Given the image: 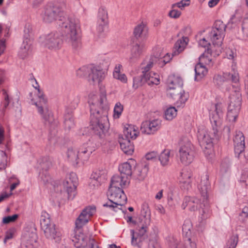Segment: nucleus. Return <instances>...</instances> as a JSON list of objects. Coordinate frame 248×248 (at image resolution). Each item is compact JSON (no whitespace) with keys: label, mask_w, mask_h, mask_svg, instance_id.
I'll return each instance as SVG.
<instances>
[{"label":"nucleus","mask_w":248,"mask_h":248,"mask_svg":"<svg viewBox=\"0 0 248 248\" xmlns=\"http://www.w3.org/2000/svg\"><path fill=\"white\" fill-rule=\"evenodd\" d=\"M63 0L59 3L56 2L53 4L47 5L42 15L43 21L50 23L59 17L58 24L67 33V41L76 49L80 46V25L79 20L74 17L63 16L62 12L65 7Z\"/></svg>","instance_id":"f257e3e1"},{"label":"nucleus","mask_w":248,"mask_h":248,"mask_svg":"<svg viewBox=\"0 0 248 248\" xmlns=\"http://www.w3.org/2000/svg\"><path fill=\"white\" fill-rule=\"evenodd\" d=\"M88 103L91 112V127L94 134L101 140L108 130V111L109 106L106 94L102 92L91 93Z\"/></svg>","instance_id":"f03ea898"},{"label":"nucleus","mask_w":248,"mask_h":248,"mask_svg":"<svg viewBox=\"0 0 248 248\" xmlns=\"http://www.w3.org/2000/svg\"><path fill=\"white\" fill-rule=\"evenodd\" d=\"M222 106L221 104H217L212 110L210 120L212 124V129L208 131L205 129H200L198 131V139L201 146L207 150V153L210 154L212 151L213 140H218L220 133L219 129L222 124L223 117Z\"/></svg>","instance_id":"7ed1b4c3"},{"label":"nucleus","mask_w":248,"mask_h":248,"mask_svg":"<svg viewBox=\"0 0 248 248\" xmlns=\"http://www.w3.org/2000/svg\"><path fill=\"white\" fill-rule=\"evenodd\" d=\"M36 98L31 99V104L36 107L37 111L44 120L46 125L49 126L50 129H54L57 127L58 122L54 118L51 111L48 108L47 99L39 89Z\"/></svg>","instance_id":"20e7f679"},{"label":"nucleus","mask_w":248,"mask_h":248,"mask_svg":"<svg viewBox=\"0 0 248 248\" xmlns=\"http://www.w3.org/2000/svg\"><path fill=\"white\" fill-rule=\"evenodd\" d=\"M225 35L211 30L208 35V39H209L212 43L210 48H207L199 58L200 61L204 62L206 64L212 63V56L216 57L218 56L221 52V45Z\"/></svg>","instance_id":"39448f33"},{"label":"nucleus","mask_w":248,"mask_h":248,"mask_svg":"<svg viewBox=\"0 0 248 248\" xmlns=\"http://www.w3.org/2000/svg\"><path fill=\"white\" fill-rule=\"evenodd\" d=\"M40 225L46 237L48 239L59 242L61 240V233L56 228L55 224L51 221L49 215L43 212L40 219Z\"/></svg>","instance_id":"423d86ee"},{"label":"nucleus","mask_w":248,"mask_h":248,"mask_svg":"<svg viewBox=\"0 0 248 248\" xmlns=\"http://www.w3.org/2000/svg\"><path fill=\"white\" fill-rule=\"evenodd\" d=\"M108 194L109 197V202L104 204L103 206L108 207L115 212H118L119 210H121V208L118 206H122L127 201L126 196L123 188L109 187Z\"/></svg>","instance_id":"0eeeda50"},{"label":"nucleus","mask_w":248,"mask_h":248,"mask_svg":"<svg viewBox=\"0 0 248 248\" xmlns=\"http://www.w3.org/2000/svg\"><path fill=\"white\" fill-rule=\"evenodd\" d=\"M88 143L84 144L79 150L73 148L68 149L67 152V158L73 165H77L79 163L80 159L83 162L88 159L93 150L88 146Z\"/></svg>","instance_id":"6e6552de"},{"label":"nucleus","mask_w":248,"mask_h":248,"mask_svg":"<svg viewBox=\"0 0 248 248\" xmlns=\"http://www.w3.org/2000/svg\"><path fill=\"white\" fill-rule=\"evenodd\" d=\"M39 42L45 48L51 50H57L61 48L63 41L62 36L59 33L51 32L40 36Z\"/></svg>","instance_id":"1a4fd4ad"},{"label":"nucleus","mask_w":248,"mask_h":248,"mask_svg":"<svg viewBox=\"0 0 248 248\" xmlns=\"http://www.w3.org/2000/svg\"><path fill=\"white\" fill-rule=\"evenodd\" d=\"M179 157L181 163L184 165L190 164L194 160L193 146L190 141L186 138L183 139L180 142Z\"/></svg>","instance_id":"9d476101"},{"label":"nucleus","mask_w":248,"mask_h":248,"mask_svg":"<svg viewBox=\"0 0 248 248\" xmlns=\"http://www.w3.org/2000/svg\"><path fill=\"white\" fill-rule=\"evenodd\" d=\"M151 211L148 203L144 202L142 206L138 225H140L141 231L143 232L145 228H149L151 224Z\"/></svg>","instance_id":"9b49d317"},{"label":"nucleus","mask_w":248,"mask_h":248,"mask_svg":"<svg viewBox=\"0 0 248 248\" xmlns=\"http://www.w3.org/2000/svg\"><path fill=\"white\" fill-rule=\"evenodd\" d=\"M108 23V12L105 7H101L98 9L97 20V31L99 37H104V30Z\"/></svg>","instance_id":"f8f14e48"},{"label":"nucleus","mask_w":248,"mask_h":248,"mask_svg":"<svg viewBox=\"0 0 248 248\" xmlns=\"http://www.w3.org/2000/svg\"><path fill=\"white\" fill-rule=\"evenodd\" d=\"M78 178L75 173L72 172L63 181V186L66 190L69 199L72 200L75 197L76 192Z\"/></svg>","instance_id":"ddd939ff"},{"label":"nucleus","mask_w":248,"mask_h":248,"mask_svg":"<svg viewBox=\"0 0 248 248\" xmlns=\"http://www.w3.org/2000/svg\"><path fill=\"white\" fill-rule=\"evenodd\" d=\"M167 95H174L177 92L181 91L183 82L182 79L174 75L170 76L167 80Z\"/></svg>","instance_id":"4468645a"},{"label":"nucleus","mask_w":248,"mask_h":248,"mask_svg":"<svg viewBox=\"0 0 248 248\" xmlns=\"http://www.w3.org/2000/svg\"><path fill=\"white\" fill-rule=\"evenodd\" d=\"M78 98H74L73 102L71 103L69 106L66 107L64 114V124L65 127L70 129L74 126V121L73 117V110L78 106Z\"/></svg>","instance_id":"2eb2a0df"},{"label":"nucleus","mask_w":248,"mask_h":248,"mask_svg":"<svg viewBox=\"0 0 248 248\" xmlns=\"http://www.w3.org/2000/svg\"><path fill=\"white\" fill-rule=\"evenodd\" d=\"M96 208L94 206H88L85 208L77 219L75 224L76 227L80 228L86 224L90 218L95 213Z\"/></svg>","instance_id":"dca6fc26"},{"label":"nucleus","mask_w":248,"mask_h":248,"mask_svg":"<svg viewBox=\"0 0 248 248\" xmlns=\"http://www.w3.org/2000/svg\"><path fill=\"white\" fill-rule=\"evenodd\" d=\"M160 124V121L157 119L143 122L140 127L141 132L147 135L153 134L159 129Z\"/></svg>","instance_id":"f3484780"},{"label":"nucleus","mask_w":248,"mask_h":248,"mask_svg":"<svg viewBox=\"0 0 248 248\" xmlns=\"http://www.w3.org/2000/svg\"><path fill=\"white\" fill-rule=\"evenodd\" d=\"M233 141L235 153L239 155L244 151L245 148V137L243 133L240 131H235Z\"/></svg>","instance_id":"a211bd4d"},{"label":"nucleus","mask_w":248,"mask_h":248,"mask_svg":"<svg viewBox=\"0 0 248 248\" xmlns=\"http://www.w3.org/2000/svg\"><path fill=\"white\" fill-rule=\"evenodd\" d=\"M140 229V225H138V232L135 233L133 230H130L131 244L133 246H137L139 248L141 247V243L144 239V235L146 234L149 228H145V231L143 232H141Z\"/></svg>","instance_id":"6ab92c4d"},{"label":"nucleus","mask_w":248,"mask_h":248,"mask_svg":"<svg viewBox=\"0 0 248 248\" xmlns=\"http://www.w3.org/2000/svg\"><path fill=\"white\" fill-rule=\"evenodd\" d=\"M106 77L105 72L97 67L92 66L89 73V80H92L94 84L99 83Z\"/></svg>","instance_id":"aec40b11"},{"label":"nucleus","mask_w":248,"mask_h":248,"mask_svg":"<svg viewBox=\"0 0 248 248\" xmlns=\"http://www.w3.org/2000/svg\"><path fill=\"white\" fill-rule=\"evenodd\" d=\"M225 79L236 83L239 80L238 74L234 71L233 73H226L224 74L223 76L217 75L214 77V81L217 85L220 86L225 81Z\"/></svg>","instance_id":"412c9836"},{"label":"nucleus","mask_w":248,"mask_h":248,"mask_svg":"<svg viewBox=\"0 0 248 248\" xmlns=\"http://www.w3.org/2000/svg\"><path fill=\"white\" fill-rule=\"evenodd\" d=\"M129 180L123 175H114L111 179L109 187L123 188L124 186L128 185Z\"/></svg>","instance_id":"4be33fe9"},{"label":"nucleus","mask_w":248,"mask_h":248,"mask_svg":"<svg viewBox=\"0 0 248 248\" xmlns=\"http://www.w3.org/2000/svg\"><path fill=\"white\" fill-rule=\"evenodd\" d=\"M88 240V237L79 231L76 232L72 239L75 247L77 248H82L86 246Z\"/></svg>","instance_id":"5701e85b"},{"label":"nucleus","mask_w":248,"mask_h":248,"mask_svg":"<svg viewBox=\"0 0 248 248\" xmlns=\"http://www.w3.org/2000/svg\"><path fill=\"white\" fill-rule=\"evenodd\" d=\"M145 49L143 43L136 44L133 45L131 50L129 59L131 62H135L139 59Z\"/></svg>","instance_id":"b1692460"},{"label":"nucleus","mask_w":248,"mask_h":248,"mask_svg":"<svg viewBox=\"0 0 248 248\" xmlns=\"http://www.w3.org/2000/svg\"><path fill=\"white\" fill-rule=\"evenodd\" d=\"M201 203H199V200L195 197H186L184 199L182 204L183 209L187 208L191 211H195Z\"/></svg>","instance_id":"393cba45"},{"label":"nucleus","mask_w":248,"mask_h":248,"mask_svg":"<svg viewBox=\"0 0 248 248\" xmlns=\"http://www.w3.org/2000/svg\"><path fill=\"white\" fill-rule=\"evenodd\" d=\"M209 186L208 175L206 174L203 175L201 177V182L198 185V188L203 200H207V192Z\"/></svg>","instance_id":"a878e982"},{"label":"nucleus","mask_w":248,"mask_h":248,"mask_svg":"<svg viewBox=\"0 0 248 248\" xmlns=\"http://www.w3.org/2000/svg\"><path fill=\"white\" fill-rule=\"evenodd\" d=\"M241 101V93L239 91H235L230 96V102L228 107L240 109Z\"/></svg>","instance_id":"bb28decb"},{"label":"nucleus","mask_w":248,"mask_h":248,"mask_svg":"<svg viewBox=\"0 0 248 248\" xmlns=\"http://www.w3.org/2000/svg\"><path fill=\"white\" fill-rule=\"evenodd\" d=\"M134 166V161L131 159L130 162H126L121 164L119 167V170L121 175L124 176L129 180L132 173L133 167Z\"/></svg>","instance_id":"cd10ccee"},{"label":"nucleus","mask_w":248,"mask_h":248,"mask_svg":"<svg viewBox=\"0 0 248 248\" xmlns=\"http://www.w3.org/2000/svg\"><path fill=\"white\" fill-rule=\"evenodd\" d=\"M139 134L138 128L133 125H128L124 130V135L122 138L128 140H135Z\"/></svg>","instance_id":"c85d7f7f"},{"label":"nucleus","mask_w":248,"mask_h":248,"mask_svg":"<svg viewBox=\"0 0 248 248\" xmlns=\"http://www.w3.org/2000/svg\"><path fill=\"white\" fill-rule=\"evenodd\" d=\"M204 203L200 204L199 208V217L201 221L205 220L209 218L211 214V210L208 202L206 201H204Z\"/></svg>","instance_id":"c756f323"},{"label":"nucleus","mask_w":248,"mask_h":248,"mask_svg":"<svg viewBox=\"0 0 248 248\" xmlns=\"http://www.w3.org/2000/svg\"><path fill=\"white\" fill-rule=\"evenodd\" d=\"M119 142L121 148L124 153L128 155H131L133 153L134 147L130 140L122 138L120 140Z\"/></svg>","instance_id":"7c9ffc66"},{"label":"nucleus","mask_w":248,"mask_h":248,"mask_svg":"<svg viewBox=\"0 0 248 248\" xmlns=\"http://www.w3.org/2000/svg\"><path fill=\"white\" fill-rule=\"evenodd\" d=\"M169 96L171 97L173 99H177V103L180 107H182L185 105L186 102L187 101L189 94L187 93H186L182 89L181 91L177 92L174 95H170Z\"/></svg>","instance_id":"2f4dec72"},{"label":"nucleus","mask_w":248,"mask_h":248,"mask_svg":"<svg viewBox=\"0 0 248 248\" xmlns=\"http://www.w3.org/2000/svg\"><path fill=\"white\" fill-rule=\"evenodd\" d=\"M25 239L27 242L22 244V248H35L33 246V243L37 240V235L35 232L26 233Z\"/></svg>","instance_id":"473e14b6"},{"label":"nucleus","mask_w":248,"mask_h":248,"mask_svg":"<svg viewBox=\"0 0 248 248\" xmlns=\"http://www.w3.org/2000/svg\"><path fill=\"white\" fill-rule=\"evenodd\" d=\"M192 228V224L191 221L189 219L186 220L184 221L183 225L182 226V232L183 234L186 237V239L189 238L193 235L197 236L198 238L199 233L198 232H194L192 233L191 229Z\"/></svg>","instance_id":"72a5a7b5"},{"label":"nucleus","mask_w":248,"mask_h":248,"mask_svg":"<svg viewBox=\"0 0 248 248\" xmlns=\"http://www.w3.org/2000/svg\"><path fill=\"white\" fill-rule=\"evenodd\" d=\"M188 40L186 37H183L182 39L178 40L174 45L172 55H177L183 51L187 44Z\"/></svg>","instance_id":"f704fd0d"},{"label":"nucleus","mask_w":248,"mask_h":248,"mask_svg":"<svg viewBox=\"0 0 248 248\" xmlns=\"http://www.w3.org/2000/svg\"><path fill=\"white\" fill-rule=\"evenodd\" d=\"M195 77L197 81L202 79L207 73V69L201 62L196 65L195 67Z\"/></svg>","instance_id":"c9c22d12"},{"label":"nucleus","mask_w":248,"mask_h":248,"mask_svg":"<svg viewBox=\"0 0 248 248\" xmlns=\"http://www.w3.org/2000/svg\"><path fill=\"white\" fill-rule=\"evenodd\" d=\"M198 240L196 235L189 238L185 239L184 244H179L176 248H197L196 241Z\"/></svg>","instance_id":"e433bc0d"},{"label":"nucleus","mask_w":248,"mask_h":248,"mask_svg":"<svg viewBox=\"0 0 248 248\" xmlns=\"http://www.w3.org/2000/svg\"><path fill=\"white\" fill-rule=\"evenodd\" d=\"M145 82L149 85H158L159 83V76L153 72H150L148 74L144 75Z\"/></svg>","instance_id":"4c0bfd02"},{"label":"nucleus","mask_w":248,"mask_h":248,"mask_svg":"<svg viewBox=\"0 0 248 248\" xmlns=\"http://www.w3.org/2000/svg\"><path fill=\"white\" fill-rule=\"evenodd\" d=\"M134 33L136 37L145 38L148 34V29L144 24L140 23L135 27Z\"/></svg>","instance_id":"58836bf2"},{"label":"nucleus","mask_w":248,"mask_h":248,"mask_svg":"<svg viewBox=\"0 0 248 248\" xmlns=\"http://www.w3.org/2000/svg\"><path fill=\"white\" fill-rule=\"evenodd\" d=\"M226 25L221 20H217L215 21L212 30L220 33L223 35H225Z\"/></svg>","instance_id":"ea45409f"},{"label":"nucleus","mask_w":248,"mask_h":248,"mask_svg":"<svg viewBox=\"0 0 248 248\" xmlns=\"http://www.w3.org/2000/svg\"><path fill=\"white\" fill-rule=\"evenodd\" d=\"M149 168L147 164H144L141 168H138L136 170V174L139 180H143L146 176Z\"/></svg>","instance_id":"a19ab883"},{"label":"nucleus","mask_w":248,"mask_h":248,"mask_svg":"<svg viewBox=\"0 0 248 248\" xmlns=\"http://www.w3.org/2000/svg\"><path fill=\"white\" fill-rule=\"evenodd\" d=\"M91 176L96 180L104 183L107 179V171L105 170H98L94 171Z\"/></svg>","instance_id":"79ce46f5"},{"label":"nucleus","mask_w":248,"mask_h":248,"mask_svg":"<svg viewBox=\"0 0 248 248\" xmlns=\"http://www.w3.org/2000/svg\"><path fill=\"white\" fill-rule=\"evenodd\" d=\"M192 174L190 171L186 169L183 170L181 172V175L179 178L180 182L189 185L191 183L190 178Z\"/></svg>","instance_id":"37998d69"},{"label":"nucleus","mask_w":248,"mask_h":248,"mask_svg":"<svg viewBox=\"0 0 248 248\" xmlns=\"http://www.w3.org/2000/svg\"><path fill=\"white\" fill-rule=\"evenodd\" d=\"M240 109L228 107L227 117L230 122H235L238 117Z\"/></svg>","instance_id":"c03bdc74"},{"label":"nucleus","mask_w":248,"mask_h":248,"mask_svg":"<svg viewBox=\"0 0 248 248\" xmlns=\"http://www.w3.org/2000/svg\"><path fill=\"white\" fill-rule=\"evenodd\" d=\"M177 110L175 107H171L168 108L165 111V118L167 120L171 121L177 115Z\"/></svg>","instance_id":"a18cd8bd"},{"label":"nucleus","mask_w":248,"mask_h":248,"mask_svg":"<svg viewBox=\"0 0 248 248\" xmlns=\"http://www.w3.org/2000/svg\"><path fill=\"white\" fill-rule=\"evenodd\" d=\"M170 151L169 150H164L160 154L159 160L162 166H166L168 164L170 158Z\"/></svg>","instance_id":"49530a36"},{"label":"nucleus","mask_w":248,"mask_h":248,"mask_svg":"<svg viewBox=\"0 0 248 248\" xmlns=\"http://www.w3.org/2000/svg\"><path fill=\"white\" fill-rule=\"evenodd\" d=\"M242 39L248 40V16L245 17L242 23Z\"/></svg>","instance_id":"de8ad7c7"},{"label":"nucleus","mask_w":248,"mask_h":248,"mask_svg":"<svg viewBox=\"0 0 248 248\" xmlns=\"http://www.w3.org/2000/svg\"><path fill=\"white\" fill-rule=\"evenodd\" d=\"M92 66H84L77 71V75L79 77H84L88 75L91 69Z\"/></svg>","instance_id":"09e8293b"},{"label":"nucleus","mask_w":248,"mask_h":248,"mask_svg":"<svg viewBox=\"0 0 248 248\" xmlns=\"http://www.w3.org/2000/svg\"><path fill=\"white\" fill-rule=\"evenodd\" d=\"M40 165L43 170H47L52 165L51 159L49 157H44L40 162Z\"/></svg>","instance_id":"8fccbe9b"},{"label":"nucleus","mask_w":248,"mask_h":248,"mask_svg":"<svg viewBox=\"0 0 248 248\" xmlns=\"http://www.w3.org/2000/svg\"><path fill=\"white\" fill-rule=\"evenodd\" d=\"M145 79V76H144V74H143L142 77L138 76L135 77L133 78V87L137 89L139 87L141 86L144 83H146Z\"/></svg>","instance_id":"3c124183"},{"label":"nucleus","mask_w":248,"mask_h":248,"mask_svg":"<svg viewBox=\"0 0 248 248\" xmlns=\"http://www.w3.org/2000/svg\"><path fill=\"white\" fill-rule=\"evenodd\" d=\"M238 238L237 235H232L228 240L226 248H235L238 243Z\"/></svg>","instance_id":"603ef678"},{"label":"nucleus","mask_w":248,"mask_h":248,"mask_svg":"<svg viewBox=\"0 0 248 248\" xmlns=\"http://www.w3.org/2000/svg\"><path fill=\"white\" fill-rule=\"evenodd\" d=\"M103 182H100L97 180H96L94 178L91 176L90 178V181L89 183V186L90 188L92 189H97Z\"/></svg>","instance_id":"864d4df0"},{"label":"nucleus","mask_w":248,"mask_h":248,"mask_svg":"<svg viewBox=\"0 0 248 248\" xmlns=\"http://www.w3.org/2000/svg\"><path fill=\"white\" fill-rule=\"evenodd\" d=\"M39 177L41 181L44 183H48L51 180V177L47 172L43 171L39 173Z\"/></svg>","instance_id":"5fc2aeb1"},{"label":"nucleus","mask_w":248,"mask_h":248,"mask_svg":"<svg viewBox=\"0 0 248 248\" xmlns=\"http://www.w3.org/2000/svg\"><path fill=\"white\" fill-rule=\"evenodd\" d=\"M123 110V106L120 103L118 102L115 104L114 108V115L117 118H119Z\"/></svg>","instance_id":"6e6d98bb"},{"label":"nucleus","mask_w":248,"mask_h":248,"mask_svg":"<svg viewBox=\"0 0 248 248\" xmlns=\"http://www.w3.org/2000/svg\"><path fill=\"white\" fill-rule=\"evenodd\" d=\"M166 52L163 48L161 47L157 48L155 50L154 56L152 58H153L154 60L162 58V56L164 55Z\"/></svg>","instance_id":"4d7b16f0"},{"label":"nucleus","mask_w":248,"mask_h":248,"mask_svg":"<svg viewBox=\"0 0 248 248\" xmlns=\"http://www.w3.org/2000/svg\"><path fill=\"white\" fill-rule=\"evenodd\" d=\"M24 31V37L26 38V39H29L32 35L33 29L31 25L29 24H26Z\"/></svg>","instance_id":"13d9d810"},{"label":"nucleus","mask_w":248,"mask_h":248,"mask_svg":"<svg viewBox=\"0 0 248 248\" xmlns=\"http://www.w3.org/2000/svg\"><path fill=\"white\" fill-rule=\"evenodd\" d=\"M154 62L153 58L151 57L150 61L147 63L146 65L142 68L143 74L145 75L150 72L149 71L152 67Z\"/></svg>","instance_id":"bf43d9fd"},{"label":"nucleus","mask_w":248,"mask_h":248,"mask_svg":"<svg viewBox=\"0 0 248 248\" xmlns=\"http://www.w3.org/2000/svg\"><path fill=\"white\" fill-rule=\"evenodd\" d=\"M189 0H182L180 2L173 4L172 5V7L173 8L178 7L182 9L183 8L189 5Z\"/></svg>","instance_id":"052dcab7"},{"label":"nucleus","mask_w":248,"mask_h":248,"mask_svg":"<svg viewBox=\"0 0 248 248\" xmlns=\"http://www.w3.org/2000/svg\"><path fill=\"white\" fill-rule=\"evenodd\" d=\"M18 217V215L15 214L11 216H7L3 218L2 222L4 224H8L10 222L15 221Z\"/></svg>","instance_id":"680f3d73"},{"label":"nucleus","mask_w":248,"mask_h":248,"mask_svg":"<svg viewBox=\"0 0 248 248\" xmlns=\"http://www.w3.org/2000/svg\"><path fill=\"white\" fill-rule=\"evenodd\" d=\"M7 157L6 154L3 151L0 152V164L2 167L6 165Z\"/></svg>","instance_id":"e2e57ef3"},{"label":"nucleus","mask_w":248,"mask_h":248,"mask_svg":"<svg viewBox=\"0 0 248 248\" xmlns=\"http://www.w3.org/2000/svg\"><path fill=\"white\" fill-rule=\"evenodd\" d=\"M31 52V51L25 49L23 48V46H21L20 50L19 52V55L21 58L24 59L30 55Z\"/></svg>","instance_id":"0e129e2a"},{"label":"nucleus","mask_w":248,"mask_h":248,"mask_svg":"<svg viewBox=\"0 0 248 248\" xmlns=\"http://www.w3.org/2000/svg\"><path fill=\"white\" fill-rule=\"evenodd\" d=\"M21 46H23V48L25 49L32 51L31 44L30 39L24 40Z\"/></svg>","instance_id":"69168bd1"},{"label":"nucleus","mask_w":248,"mask_h":248,"mask_svg":"<svg viewBox=\"0 0 248 248\" xmlns=\"http://www.w3.org/2000/svg\"><path fill=\"white\" fill-rule=\"evenodd\" d=\"M199 46L202 47H206L210 46V48H211V45L209 41L205 38H203L202 39H200L198 42Z\"/></svg>","instance_id":"338daca9"},{"label":"nucleus","mask_w":248,"mask_h":248,"mask_svg":"<svg viewBox=\"0 0 248 248\" xmlns=\"http://www.w3.org/2000/svg\"><path fill=\"white\" fill-rule=\"evenodd\" d=\"M148 248H160L159 244L157 241L155 239L150 240L149 243L148 245Z\"/></svg>","instance_id":"774afa93"}]
</instances>
